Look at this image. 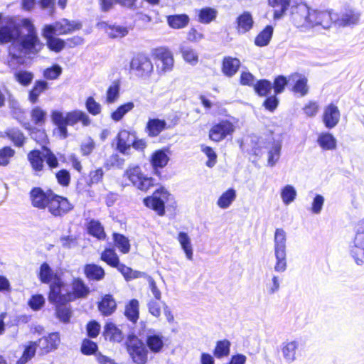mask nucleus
Listing matches in <instances>:
<instances>
[{
	"label": "nucleus",
	"instance_id": "59",
	"mask_svg": "<svg viewBox=\"0 0 364 364\" xmlns=\"http://www.w3.org/2000/svg\"><path fill=\"white\" fill-rule=\"evenodd\" d=\"M85 107L92 115H98L101 113L102 106L93 97H88L85 101Z\"/></svg>",
	"mask_w": 364,
	"mask_h": 364
},
{
	"label": "nucleus",
	"instance_id": "24",
	"mask_svg": "<svg viewBox=\"0 0 364 364\" xmlns=\"http://www.w3.org/2000/svg\"><path fill=\"white\" fill-rule=\"evenodd\" d=\"M60 343V336L58 333H52L47 337L38 340V346L43 348L45 352L48 353L57 348Z\"/></svg>",
	"mask_w": 364,
	"mask_h": 364
},
{
	"label": "nucleus",
	"instance_id": "38",
	"mask_svg": "<svg viewBox=\"0 0 364 364\" xmlns=\"http://www.w3.org/2000/svg\"><path fill=\"white\" fill-rule=\"evenodd\" d=\"M317 142L324 150H333L336 148V139L328 132L320 134Z\"/></svg>",
	"mask_w": 364,
	"mask_h": 364
},
{
	"label": "nucleus",
	"instance_id": "56",
	"mask_svg": "<svg viewBox=\"0 0 364 364\" xmlns=\"http://www.w3.org/2000/svg\"><path fill=\"white\" fill-rule=\"evenodd\" d=\"M296 196V191L291 185L285 186L281 191V198L285 205L292 203Z\"/></svg>",
	"mask_w": 364,
	"mask_h": 364
},
{
	"label": "nucleus",
	"instance_id": "36",
	"mask_svg": "<svg viewBox=\"0 0 364 364\" xmlns=\"http://www.w3.org/2000/svg\"><path fill=\"white\" fill-rule=\"evenodd\" d=\"M146 345L153 353H159L164 347L163 336L161 334H149L146 339Z\"/></svg>",
	"mask_w": 364,
	"mask_h": 364
},
{
	"label": "nucleus",
	"instance_id": "2",
	"mask_svg": "<svg viewBox=\"0 0 364 364\" xmlns=\"http://www.w3.org/2000/svg\"><path fill=\"white\" fill-rule=\"evenodd\" d=\"M51 119L58 127L59 133L63 139L68 137V126H74L80 122L83 126L87 127L91 123L90 117L85 112L79 109L65 113L55 110L52 112Z\"/></svg>",
	"mask_w": 364,
	"mask_h": 364
},
{
	"label": "nucleus",
	"instance_id": "52",
	"mask_svg": "<svg viewBox=\"0 0 364 364\" xmlns=\"http://www.w3.org/2000/svg\"><path fill=\"white\" fill-rule=\"evenodd\" d=\"M113 239L115 246L124 254L128 253L130 250V244L127 237L119 233H114Z\"/></svg>",
	"mask_w": 364,
	"mask_h": 364
},
{
	"label": "nucleus",
	"instance_id": "55",
	"mask_svg": "<svg viewBox=\"0 0 364 364\" xmlns=\"http://www.w3.org/2000/svg\"><path fill=\"white\" fill-rule=\"evenodd\" d=\"M181 52L184 60L192 65H195L198 62V55L196 50L191 48L183 46L181 48Z\"/></svg>",
	"mask_w": 364,
	"mask_h": 364
},
{
	"label": "nucleus",
	"instance_id": "47",
	"mask_svg": "<svg viewBox=\"0 0 364 364\" xmlns=\"http://www.w3.org/2000/svg\"><path fill=\"white\" fill-rule=\"evenodd\" d=\"M230 342L227 339L218 341L216 343L215 348L213 350L214 355L217 358H221L228 356L230 354Z\"/></svg>",
	"mask_w": 364,
	"mask_h": 364
},
{
	"label": "nucleus",
	"instance_id": "39",
	"mask_svg": "<svg viewBox=\"0 0 364 364\" xmlns=\"http://www.w3.org/2000/svg\"><path fill=\"white\" fill-rule=\"evenodd\" d=\"M28 159L35 171L38 172L43 170V153H41L39 150H33L28 153Z\"/></svg>",
	"mask_w": 364,
	"mask_h": 364
},
{
	"label": "nucleus",
	"instance_id": "48",
	"mask_svg": "<svg viewBox=\"0 0 364 364\" xmlns=\"http://www.w3.org/2000/svg\"><path fill=\"white\" fill-rule=\"evenodd\" d=\"M87 230L89 234L99 240H102L105 237L104 228L98 220L94 219L91 220L88 223Z\"/></svg>",
	"mask_w": 364,
	"mask_h": 364
},
{
	"label": "nucleus",
	"instance_id": "34",
	"mask_svg": "<svg viewBox=\"0 0 364 364\" xmlns=\"http://www.w3.org/2000/svg\"><path fill=\"white\" fill-rule=\"evenodd\" d=\"M289 80L295 81V85L293 87V91L295 93L299 94L301 97L308 93L309 88L307 86V78L306 77L295 73L290 76Z\"/></svg>",
	"mask_w": 364,
	"mask_h": 364
},
{
	"label": "nucleus",
	"instance_id": "26",
	"mask_svg": "<svg viewBox=\"0 0 364 364\" xmlns=\"http://www.w3.org/2000/svg\"><path fill=\"white\" fill-rule=\"evenodd\" d=\"M84 274L89 280L100 281L105 276L104 269L95 264H87L84 267Z\"/></svg>",
	"mask_w": 364,
	"mask_h": 364
},
{
	"label": "nucleus",
	"instance_id": "16",
	"mask_svg": "<svg viewBox=\"0 0 364 364\" xmlns=\"http://www.w3.org/2000/svg\"><path fill=\"white\" fill-rule=\"evenodd\" d=\"M156 58L161 62L159 65L164 73L171 71L173 67V58L172 53L164 48H159L155 50Z\"/></svg>",
	"mask_w": 364,
	"mask_h": 364
},
{
	"label": "nucleus",
	"instance_id": "12",
	"mask_svg": "<svg viewBox=\"0 0 364 364\" xmlns=\"http://www.w3.org/2000/svg\"><path fill=\"white\" fill-rule=\"evenodd\" d=\"M21 36L19 26L11 18L0 26V43L16 42Z\"/></svg>",
	"mask_w": 364,
	"mask_h": 364
},
{
	"label": "nucleus",
	"instance_id": "62",
	"mask_svg": "<svg viewBox=\"0 0 364 364\" xmlns=\"http://www.w3.org/2000/svg\"><path fill=\"white\" fill-rule=\"evenodd\" d=\"M28 306L34 311L40 310L45 304V298L42 294L33 295L28 302Z\"/></svg>",
	"mask_w": 364,
	"mask_h": 364
},
{
	"label": "nucleus",
	"instance_id": "19",
	"mask_svg": "<svg viewBox=\"0 0 364 364\" xmlns=\"http://www.w3.org/2000/svg\"><path fill=\"white\" fill-rule=\"evenodd\" d=\"M236 29L239 34H245L249 32L254 26V20L249 11H244L236 18Z\"/></svg>",
	"mask_w": 364,
	"mask_h": 364
},
{
	"label": "nucleus",
	"instance_id": "28",
	"mask_svg": "<svg viewBox=\"0 0 364 364\" xmlns=\"http://www.w3.org/2000/svg\"><path fill=\"white\" fill-rule=\"evenodd\" d=\"M117 308V303L110 294L105 295L98 304L99 311L103 316H107L112 314Z\"/></svg>",
	"mask_w": 364,
	"mask_h": 364
},
{
	"label": "nucleus",
	"instance_id": "6",
	"mask_svg": "<svg viewBox=\"0 0 364 364\" xmlns=\"http://www.w3.org/2000/svg\"><path fill=\"white\" fill-rule=\"evenodd\" d=\"M126 346L127 351L136 364H144L147 360L148 350L144 343L135 335L128 336Z\"/></svg>",
	"mask_w": 364,
	"mask_h": 364
},
{
	"label": "nucleus",
	"instance_id": "15",
	"mask_svg": "<svg viewBox=\"0 0 364 364\" xmlns=\"http://www.w3.org/2000/svg\"><path fill=\"white\" fill-rule=\"evenodd\" d=\"M340 118V110L334 104L331 103L324 108L323 122L327 129L334 128L338 124Z\"/></svg>",
	"mask_w": 364,
	"mask_h": 364
},
{
	"label": "nucleus",
	"instance_id": "27",
	"mask_svg": "<svg viewBox=\"0 0 364 364\" xmlns=\"http://www.w3.org/2000/svg\"><path fill=\"white\" fill-rule=\"evenodd\" d=\"M103 335L106 340L112 342H121L124 336L122 331L113 323H107L104 327Z\"/></svg>",
	"mask_w": 364,
	"mask_h": 364
},
{
	"label": "nucleus",
	"instance_id": "10",
	"mask_svg": "<svg viewBox=\"0 0 364 364\" xmlns=\"http://www.w3.org/2000/svg\"><path fill=\"white\" fill-rule=\"evenodd\" d=\"M130 68L134 75L141 78L149 77L154 70L150 58L144 54L134 56L131 61Z\"/></svg>",
	"mask_w": 364,
	"mask_h": 364
},
{
	"label": "nucleus",
	"instance_id": "18",
	"mask_svg": "<svg viewBox=\"0 0 364 364\" xmlns=\"http://www.w3.org/2000/svg\"><path fill=\"white\" fill-rule=\"evenodd\" d=\"M350 253L357 263L364 257V232H358L355 235L353 245L350 247Z\"/></svg>",
	"mask_w": 364,
	"mask_h": 364
},
{
	"label": "nucleus",
	"instance_id": "25",
	"mask_svg": "<svg viewBox=\"0 0 364 364\" xmlns=\"http://www.w3.org/2000/svg\"><path fill=\"white\" fill-rule=\"evenodd\" d=\"M134 135L127 130H121L117 136V149L122 154H126L133 143Z\"/></svg>",
	"mask_w": 364,
	"mask_h": 364
},
{
	"label": "nucleus",
	"instance_id": "43",
	"mask_svg": "<svg viewBox=\"0 0 364 364\" xmlns=\"http://www.w3.org/2000/svg\"><path fill=\"white\" fill-rule=\"evenodd\" d=\"M236 198V191L233 188H229L218 198L217 205L222 209L228 208Z\"/></svg>",
	"mask_w": 364,
	"mask_h": 364
},
{
	"label": "nucleus",
	"instance_id": "37",
	"mask_svg": "<svg viewBox=\"0 0 364 364\" xmlns=\"http://www.w3.org/2000/svg\"><path fill=\"white\" fill-rule=\"evenodd\" d=\"M274 28L272 26H267L255 39V44L258 47L267 46L273 36Z\"/></svg>",
	"mask_w": 364,
	"mask_h": 364
},
{
	"label": "nucleus",
	"instance_id": "46",
	"mask_svg": "<svg viewBox=\"0 0 364 364\" xmlns=\"http://www.w3.org/2000/svg\"><path fill=\"white\" fill-rule=\"evenodd\" d=\"M218 15V11L211 7H205L199 11L198 21L205 24L210 23L214 21Z\"/></svg>",
	"mask_w": 364,
	"mask_h": 364
},
{
	"label": "nucleus",
	"instance_id": "51",
	"mask_svg": "<svg viewBox=\"0 0 364 364\" xmlns=\"http://www.w3.org/2000/svg\"><path fill=\"white\" fill-rule=\"evenodd\" d=\"M9 106L11 109V114L13 117L17 119L19 122H22L25 119L24 111L20 107V105L17 100L14 98L11 97L9 102Z\"/></svg>",
	"mask_w": 364,
	"mask_h": 364
},
{
	"label": "nucleus",
	"instance_id": "63",
	"mask_svg": "<svg viewBox=\"0 0 364 364\" xmlns=\"http://www.w3.org/2000/svg\"><path fill=\"white\" fill-rule=\"evenodd\" d=\"M61 73L62 68L59 65L55 64L52 67L44 70L43 76L48 80H55L61 75Z\"/></svg>",
	"mask_w": 364,
	"mask_h": 364
},
{
	"label": "nucleus",
	"instance_id": "8",
	"mask_svg": "<svg viewBox=\"0 0 364 364\" xmlns=\"http://www.w3.org/2000/svg\"><path fill=\"white\" fill-rule=\"evenodd\" d=\"M124 175L136 188L146 191L154 186V179L144 175L138 166L129 167Z\"/></svg>",
	"mask_w": 364,
	"mask_h": 364
},
{
	"label": "nucleus",
	"instance_id": "29",
	"mask_svg": "<svg viewBox=\"0 0 364 364\" xmlns=\"http://www.w3.org/2000/svg\"><path fill=\"white\" fill-rule=\"evenodd\" d=\"M169 161L166 151L164 149H159L153 153L151 159V164L154 168L155 173L159 174V172L156 170L158 168H162L165 167Z\"/></svg>",
	"mask_w": 364,
	"mask_h": 364
},
{
	"label": "nucleus",
	"instance_id": "3",
	"mask_svg": "<svg viewBox=\"0 0 364 364\" xmlns=\"http://www.w3.org/2000/svg\"><path fill=\"white\" fill-rule=\"evenodd\" d=\"M22 26L26 29L27 34L23 36L21 40H18L17 42L13 44V47H9V55H12L14 58H18V55L12 53V50L16 46L18 47L20 53H37L41 48L42 44L37 36L36 28L28 18H24L21 21Z\"/></svg>",
	"mask_w": 364,
	"mask_h": 364
},
{
	"label": "nucleus",
	"instance_id": "42",
	"mask_svg": "<svg viewBox=\"0 0 364 364\" xmlns=\"http://www.w3.org/2000/svg\"><path fill=\"white\" fill-rule=\"evenodd\" d=\"M48 88V85L46 81L37 80L36 81L33 87L29 92L28 100L32 103L38 102V97L41 93Z\"/></svg>",
	"mask_w": 364,
	"mask_h": 364
},
{
	"label": "nucleus",
	"instance_id": "44",
	"mask_svg": "<svg viewBox=\"0 0 364 364\" xmlns=\"http://www.w3.org/2000/svg\"><path fill=\"white\" fill-rule=\"evenodd\" d=\"M134 108V104L132 102H128L119 106L115 111L111 113L110 117L114 122H119L125 114Z\"/></svg>",
	"mask_w": 364,
	"mask_h": 364
},
{
	"label": "nucleus",
	"instance_id": "61",
	"mask_svg": "<svg viewBox=\"0 0 364 364\" xmlns=\"http://www.w3.org/2000/svg\"><path fill=\"white\" fill-rule=\"evenodd\" d=\"M163 301L161 300H156V299H151L147 302V308L149 312L154 316L158 318L161 315V304H163Z\"/></svg>",
	"mask_w": 364,
	"mask_h": 364
},
{
	"label": "nucleus",
	"instance_id": "40",
	"mask_svg": "<svg viewBox=\"0 0 364 364\" xmlns=\"http://www.w3.org/2000/svg\"><path fill=\"white\" fill-rule=\"evenodd\" d=\"M38 277L42 283L50 284L55 277L58 276L54 274L53 269L47 262H43L40 267Z\"/></svg>",
	"mask_w": 364,
	"mask_h": 364
},
{
	"label": "nucleus",
	"instance_id": "14",
	"mask_svg": "<svg viewBox=\"0 0 364 364\" xmlns=\"http://www.w3.org/2000/svg\"><path fill=\"white\" fill-rule=\"evenodd\" d=\"M52 193L51 191L45 192L39 187L33 188L30 192L33 206L38 209H45L48 206Z\"/></svg>",
	"mask_w": 364,
	"mask_h": 364
},
{
	"label": "nucleus",
	"instance_id": "13",
	"mask_svg": "<svg viewBox=\"0 0 364 364\" xmlns=\"http://www.w3.org/2000/svg\"><path fill=\"white\" fill-rule=\"evenodd\" d=\"M235 130L233 124L229 121H221L214 125L210 130L209 137L214 141H220L228 135H230Z\"/></svg>",
	"mask_w": 364,
	"mask_h": 364
},
{
	"label": "nucleus",
	"instance_id": "53",
	"mask_svg": "<svg viewBox=\"0 0 364 364\" xmlns=\"http://www.w3.org/2000/svg\"><path fill=\"white\" fill-rule=\"evenodd\" d=\"M37 346L38 344L36 342H30L28 345L26 346L22 356L16 364H26L32 358H33L36 354Z\"/></svg>",
	"mask_w": 364,
	"mask_h": 364
},
{
	"label": "nucleus",
	"instance_id": "54",
	"mask_svg": "<svg viewBox=\"0 0 364 364\" xmlns=\"http://www.w3.org/2000/svg\"><path fill=\"white\" fill-rule=\"evenodd\" d=\"M254 89L258 95L267 96L272 91V85L267 80H260L254 85Z\"/></svg>",
	"mask_w": 364,
	"mask_h": 364
},
{
	"label": "nucleus",
	"instance_id": "17",
	"mask_svg": "<svg viewBox=\"0 0 364 364\" xmlns=\"http://www.w3.org/2000/svg\"><path fill=\"white\" fill-rule=\"evenodd\" d=\"M168 128V127L164 119L158 118L149 119L145 127V132L149 136L156 137Z\"/></svg>",
	"mask_w": 364,
	"mask_h": 364
},
{
	"label": "nucleus",
	"instance_id": "45",
	"mask_svg": "<svg viewBox=\"0 0 364 364\" xmlns=\"http://www.w3.org/2000/svg\"><path fill=\"white\" fill-rule=\"evenodd\" d=\"M45 31L43 30V36L47 40V46L50 50L58 53L61 51L65 46L64 41L60 38L53 37L54 35H46Z\"/></svg>",
	"mask_w": 364,
	"mask_h": 364
},
{
	"label": "nucleus",
	"instance_id": "33",
	"mask_svg": "<svg viewBox=\"0 0 364 364\" xmlns=\"http://www.w3.org/2000/svg\"><path fill=\"white\" fill-rule=\"evenodd\" d=\"M190 18L188 15L175 14L167 16L168 25L173 29H181L185 28L189 23Z\"/></svg>",
	"mask_w": 364,
	"mask_h": 364
},
{
	"label": "nucleus",
	"instance_id": "50",
	"mask_svg": "<svg viewBox=\"0 0 364 364\" xmlns=\"http://www.w3.org/2000/svg\"><path fill=\"white\" fill-rule=\"evenodd\" d=\"M116 268L119 272H121L127 281L141 277L144 274L143 272L133 270L130 267H127L125 264L120 262L117 264V266H116Z\"/></svg>",
	"mask_w": 364,
	"mask_h": 364
},
{
	"label": "nucleus",
	"instance_id": "41",
	"mask_svg": "<svg viewBox=\"0 0 364 364\" xmlns=\"http://www.w3.org/2000/svg\"><path fill=\"white\" fill-rule=\"evenodd\" d=\"M5 135L14 143L16 146H23L26 137L23 133L18 128H10L5 132Z\"/></svg>",
	"mask_w": 364,
	"mask_h": 364
},
{
	"label": "nucleus",
	"instance_id": "7",
	"mask_svg": "<svg viewBox=\"0 0 364 364\" xmlns=\"http://www.w3.org/2000/svg\"><path fill=\"white\" fill-rule=\"evenodd\" d=\"M171 195L164 188H160L154 191L152 196L144 198V203L148 208H152L159 215L165 213V203H167Z\"/></svg>",
	"mask_w": 364,
	"mask_h": 364
},
{
	"label": "nucleus",
	"instance_id": "57",
	"mask_svg": "<svg viewBox=\"0 0 364 364\" xmlns=\"http://www.w3.org/2000/svg\"><path fill=\"white\" fill-rule=\"evenodd\" d=\"M31 117L35 124L41 126L46 122V112L40 107H35L31 110Z\"/></svg>",
	"mask_w": 364,
	"mask_h": 364
},
{
	"label": "nucleus",
	"instance_id": "64",
	"mask_svg": "<svg viewBox=\"0 0 364 364\" xmlns=\"http://www.w3.org/2000/svg\"><path fill=\"white\" fill-rule=\"evenodd\" d=\"M14 154L15 151L9 146H5L0 149V166H6Z\"/></svg>",
	"mask_w": 364,
	"mask_h": 364
},
{
	"label": "nucleus",
	"instance_id": "60",
	"mask_svg": "<svg viewBox=\"0 0 364 364\" xmlns=\"http://www.w3.org/2000/svg\"><path fill=\"white\" fill-rule=\"evenodd\" d=\"M16 80L24 86L28 85L33 79V74L26 70H21L15 73Z\"/></svg>",
	"mask_w": 364,
	"mask_h": 364
},
{
	"label": "nucleus",
	"instance_id": "9",
	"mask_svg": "<svg viewBox=\"0 0 364 364\" xmlns=\"http://www.w3.org/2000/svg\"><path fill=\"white\" fill-rule=\"evenodd\" d=\"M82 24L79 21H68L63 18L60 21H57L53 24H47L44 26L43 31L46 35H63L70 33L74 31L80 30Z\"/></svg>",
	"mask_w": 364,
	"mask_h": 364
},
{
	"label": "nucleus",
	"instance_id": "5",
	"mask_svg": "<svg viewBox=\"0 0 364 364\" xmlns=\"http://www.w3.org/2000/svg\"><path fill=\"white\" fill-rule=\"evenodd\" d=\"M287 234L282 228H277L274 237V252L276 258L274 271L282 273L287 267Z\"/></svg>",
	"mask_w": 364,
	"mask_h": 364
},
{
	"label": "nucleus",
	"instance_id": "32",
	"mask_svg": "<svg viewBox=\"0 0 364 364\" xmlns=\"http://www.w3.org/2000/svg\"><path fill=\"white\" fill-rule=\"evenodd\" d=\"M177 240L186 254V257L188 260H193V250L191 240L188 235L185 232H180L177 236Z\"/></svg>",
	"mask_w": 364,
	"mask_h": 364
},
{
	"label": "nucleus",
	"instance_id": "4",
	"mask_svg": "<svg viewBox=\"0 0 364 364\" xmlns=\"http://www.w3.org/2000/svg\"><path fill=\"white\" fill-rule=\"evenodd\" d=\"M48 299L51 304H63L75 301L70 284L59 277H55L50 283Z\"/></svg>",
	"mask_w": 364,
	"mask_h": 364
},
{
	"label": "nucleus",
	"instance_id": "58",
	"mask_svg": "<svg viewBox=\"0 0 364 364\" xmlns=\"http://www.w3.org/2000/svg\"><path fill=\"white\" fill-rule=\"evenodd\" d=\"M282 146L277 143L274 144L268 152V164L274 166L280 157Z\"/></svg>",
	"mask_w": 364,
	"mask_h": 364
},
{
	"label": "nucleus",
	"instance_id": "49",
	"mask_svg": "<svg viewBox=\"0 0 364 364\" xmlns=\"http://www.w3.org/2000/svg\"><path fill=\"white\" fill-rule=\"evenodd\" d=\"M101 259L108 265L116 267L119 263V259L115 250L112 248H107L101 253Z\"/></svg>",
	"mask_w": 364,
	"mask_h": 364
},
{
	"label": "nucleus",
	"instance_id": "22",
	"mask_svg": "<svg viewBox=\"0 0 364 364\" xmlns=\"http://www.w3.org/2000/svg\"><path fill=\"white\" fill-rule=\"evenodd\" d=\"M360 17V13L353 10H349L343 13L337 18H333V21L341 26H350L358 24Z\"/></svg>",
	"mask_w": 364,
	"mask_h": 364
},
{
	"label": "nucleus",
	"instance_id": "30",
	"mask_svg": "<svg viewBox=\"0 0 364 364\" xmlns=\"http://www.w3.org/2000/svg\"><path fill=\"white\" fill-rule=\"evenodd\" d=\"M70 303L63 304H53L55 306V314L56 318L64 323L70 322L73 311Z\"/></svg>",
	"mask_w": 364,
	"mask_h": 364
},
{
	"label": "nucleus",
	"instance_id": "21",
	"mask_svg": "<svg viewBox=\"0 0 364 364\" xmlns=\"http://www.w3.org/2000/svg\"><path fill=\"white\" fill-rule=\"evenodd\" d=\"M299 346V341L295 340L287 341L282 343L281 350L282 355L287 363H291L296 360V353Z\"/></svg>",
	"mask_w": 364,
	"mask_h": 364
},
{
	"label": "nucleus",
	"instance_id": "23",
	"mask_svg": "<svg viewBox=\"0 0 364 364\" xmlns=\"http://www.w3.org/2000/svg\"><path fill=\"white\" fill-rule=\"evenodd\" d=\"M240 67V61L238 58L225 57L222 63V72L229 77L235 75Z\"/></svg>",
	"mask_w": 364,
	"mask_h": 364
},
{
	"label": "nucleus",
	"instance_id": "35",
	"mask_svg": "<svg viewBox=\"0 0 364 364\" xmlns=\"http://www.w3.org/2000/svg\"><path fill=\"white\" fill-rule=\"evenodd\" d=\"M270 6L274 8V18H281L288 9L290 0H268Z\"/></svg>",
	"mask_w": 364,
	"mask_h": 364
},
{
	"label": "nucleus",
	"instance_id": "31",
	"mask_svg": "<svg viewBox=\"0 0 364 364\" xmlns=\"http://www.w3.org/2000/svg\"><path fill=\"white\" fill-rule=\"evenodd\" d=\"M124 315L133 323H136L139 317V302L137 299H133L126 304Z\"/></svg>",
	"mask_w": 364,
	"mask_h": 364
},
{
	"label": "nucleus",
	"instance_id": "20",
	"mask_svg": "<svg viewBox=\"0 0 364 364\" xmlns=\"http://www.w3.org/2000/svg\"><path fill=\"white\" fill-rule=\"evenodd\" d=\"M71 294L75 297V301L78 299L86 298L90 292V288L80 277H74L70 284Z\"/></svg>",
	"mask_w": 364,
	"mask_h": 364
},
{
	"label": "nucleus",
	"instance_id": "11",
	"mask_svg": "<svg viewBox=\"0 0 364 364\" xmlns=\"http://www.w3.org/2000/svg\"><path fill=\"white\" fill-rule=\"evenodd\" d=\"M47 208L52 215L60 217L70 211L73 206L66 198L53 193Z\"/></svg>",
	"mask_w": 364,
	"mask_h": 364
},
{
	"label": "nucleus",
	"instance_id": "1",
	"mask_svg": "<svg viewBox=\"0 0 364 364\" xmlns=\"http://www.w3.org/2000/svg\"><path fill=\"white\" fill-rule=\"evenodd\" d=\"M291 18L296 27L304 28L320 26L328 29L333 22L330 11L311 9L306 4L298 5L292 12Z\"/></svg>",
	"mask_w": 364,
	"mask_h": 364
}]
</instances>
